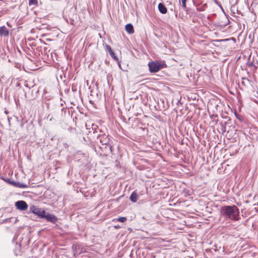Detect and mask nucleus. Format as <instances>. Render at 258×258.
Masks as SVG:
<instances>
[{
  "label": "nucleus",
  "instance_id": "1",
  "mask_svg": "<svg viewBox=\"0 0 258 258\" xmlns=\"http://www.w3.org/2000/svg\"><path fill=\"white\" fill-rule=\"evenodd\" d=\"M220 213L222 217L228 220L236 221L239 219V210L235 205L221 207Z\"/></svg>",
  "mask_w": 258,
  "mask_h": 258
},
{
  "label": "nucleus",
  "instance_id": "2",
  "mask_svg": "<svg viewBox=\"0 0 258 258\" xmlns=\"http://www.w3.org/2000/svg\"><path fill=\"white\" fill-rule=\"evenodd\" d=\"M97 139L102 144V146H100V148L102 151H104L106 153L108 151H112V147L109 144L110 139L108 137V136L105 134L100 135L98 136Z\"/></svg>",
  "mask_w": 258,
  "mask_h": 258
},
{
  "label": "nucleus",
  "instance_id": "3",
  "mask_svg": "<svg viewBox=\"0 0 258 258\" xmlns=\"http://www.w3.org/2000/svg\"><path fill=\"white\" fill-rule=\"evenodd\" d=\"M166 64L164 63H161L157 61L149 62L148 67L151 73H156L160 70L164 68Z\"/></svg>",
  "mask_w": 258,
  "mask_h": 258
},
{
  "label": "nucleus",
  "instance_id": "4",
  "mask_svg": "<svg viewBox=\"0 0 258 258\" xmlns=\"http://www.w3.org/2000/svg\"><path fill=\"white\" fill-rule=\"evenodd\" d=\"M30 210L33 213L42 218H43L46 212L45 210H42L41 209L37 208L34 206H31Z\"/></svg>",
  "mask_w": 258,
  "mask_h": 258
},
{
  "label": "nucleus",
  "instance_id": "5",
  "mask_svg": "<svg viewBox=\"0 0 258 258\" xmlns=\"http://www.w3.org/2000/svg\"><path fill=\"white\" fill-rule=\"evenodd\" d=\"M16 208L22 211L25 210L28 208L27 203L24 201H18L15 203Z\"/></svg>",
  "mask_w": 258,
  "mask_h": 258
},
{
  "label": "nucleus",
  "instance_id": "6",
  "mask_svg": "<svg viewBox=\"0 0 258 258\" xmlns=\"http://www.w3.org/2000/svg\"><path fill=\"white\" fill-rule=\"evenodd\" d=\"M43 218L54 224L57 221V218L54 215L46 212H45Z\"/></svg>",
  "mask_w": 258,
  "mask_h": 258
},
{
  "label": "nucleus",
  "instance_id": "7",
  "mask_svg": "<svg viewBox=\"0 0 258 258\" xmlns=\"http://www.w3.org/2000/svg\"><path fill=\"white\" fill-rule=\"evenodd\" d=\"M9 34V30L5 26L0 27V35L1 36H8Z\"/></svg>",
  "mask_w": 258,
  "mask_h": 258
},
{
  "label": "nucleus",
  "instance_id": "8",
  "mask_svg": "<svg viewBox=\"0 0 258 258\" xmlns=\"http://www.w3.org/2000/svg\"><path fill=\"white\" fill-rule=\"evenodd\" d=\"M125 30L129 34H132L134 32V27L131 24H127L125 26Z\"/></svg>",
  "mask_w": 258,
  "mask_h": 258
},
{
  "label": "nucleus",
  "instance_id": "9",
  "mask_svg": "<svg viewBox=\"0 0 258 258\" xmlns=\"http://www.w3.org/2000/svg\"><path fill=\"white\" fill-rule=\"evenodd\" d=\"M158 9L159 12L163 14H166L167 12L166 7L162 3L159 4Z\"/></svg>",
  "mask_w": 258,
  "mask_h": 258
},
{
  "label": "nucleus",
  "instance_id": "10",
  "mask_svg": "<svg viewBox=\"0 0 258 258\" xmlns=\"http://www.w3.org/2000/svg\"><path fill=\"white\" fill-rule=\"evenodd\" d=\"M207 8V4H204L202 5H199L197 6V11L198 12L205 11Z\"/></svg>",
  "mask_w": 258,
  "mask_h": 258
},
{
  "label": "nucleus",
  "instance_id": "11",
  "mask_svg": "<svg viewBox=\"0 0 258 258\" xmlns=\"http://www.w3.org/2000/svg\"><path fill=\"white\" fill-rule=\"evenodd\" d=\"M137 199H138V195H137V192L135 191L133 192L130 197V200L132 202L135 203L137 201Z\"/></svg>",
  "mask_w": 258,
  "mask_h": 258
},
{
  "label": "nucleus",
  "instance_id": "12",
  "mask_svg": "<svg viewBox=\"0 0 258 258\" xmlns=\"http://www.w3.org/2000/svg\"><path fill=\"white\" fill-rule=\"evenodd\" d=\"M13 184L15 186L20 188H26L27 187V185L24 183H21L20 182H13Z\"/></svg>",
  "mask_w": 258,
  "mask_h": 258
},
{
  "label": "nucleus",
  "instance_id": "13",
  "mask_svg": "<svg viewBox=\"0 0 258 258\" xmlns=\"http://www.w3.org/2000/svg\"><path fill=\"white\" fill-rule=\"evenodd\" d=\"M110 56L115 60H118V58L117 57L115 56V54L114 53V52L112 51L111 52H110L109 53Z\"/></svg>",
  "mask_w": 258,
  "mask_h": 258
},
{
  "label": "nucleus",
  "instance_id": "14",
  "mask_svg": "<svg viewBox=\"0 0 258 258\" xmlns=\"http://www.w3.org/2000/svg\"><path fill=\"white\" fill-rule=\"evenodd\" d=\"M126 220V218L124 217H119L117 221L120 222H124Z\"/></svg>",
  "mask_w": 258,
  "mask_h": 258
},
{
  "label": "nucleus",
  "instance_id": "15",
  "mask_svg": "<svg viewBox=\"0 0 258 258\" xmlns=\"http://www.w3.org/2000/svg\"><path fill=\"white\" fill-rule=\"evenodd\" d=\"M187 0H181V3H182V7L183 8V9L185 10L186 8V2Z\"/></svg>",
  "mask_w": 258,
  "mask_h": 258
},
{
  "label": "nucleus",
  "instance_id": "16",
  "mask_svg": "<svg viewBox=\"0 0 258 258\" xmlns=\"http://www.w3.org/2000/svg\"><path fill=\"white\" fill-rule=\"evenodd\" d=\"M47 118L49 120V121H52L53 119V117L52 115L50 114H48Z\"/></svg>",
  "mask_w": 258,
  "mask_h": 258
},
{
  "label": "nucleus",
  "instance_id": "17",
  "mask_svg": "<svg viewBox=\"0 0 258 258\" xmlns=\"http://www.w3.org/2000/svg\"><path fill=\"white\" fill-rule=\"evenodd\" d=\"M106 48L109 53H110V52L112 51V50L109 45H106Z\"/></svg>",
  "mask_w": 258,
  "mask_h": 258
},
{
  "label": "nucleus",
  "instance_id": "18",
  "mask_svg": "<svg viewBox=\"0 0 258 258\" xmlns=\"http://www.w3.org/2000/svg\"><path fill=\"white\" fill-rule=\"evenodd\" d=\"M35 1H36V0H29V3L30 4H33V3H34Z\"/></svg>",
  "mask_w": 258,
  "mask_h": 258
}]
</instances>
